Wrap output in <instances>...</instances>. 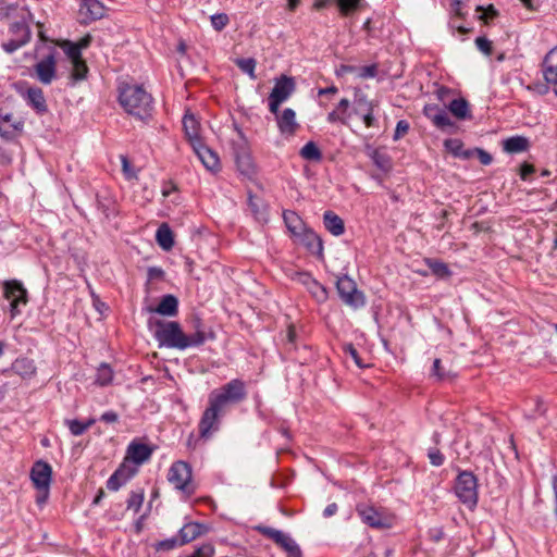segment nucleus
Instances as JSON below:
<instances>
[{"label":"nucleus","instance_id":"obj_1","mask_svg":"<svg viewBox=\"0 0 557 557\" xmlns=\"http://www.w3.org/2000/svg\"><path fill=\"white\" fill-rule=\"evenodd\" d=\"M119 102L128 114L139 120H145L152 111L151 95L136 84L122 83L120 85Z\"/></svg>","mask_w":557,"mask_h":557},{"label":"nucleus","instance_id":"obj_2","mask_svg":"<svg viewBox=\"0 0 557 557\" xmlns=\"http://www.w3.org/2000/svg\"><path fill=\"white\" fill-rule=\"evenodd\" d=\"M157 324L158 330L156 331L154 336L160 345L181 350L188 348L187 335L184 334L177 322H158Z\"/></svg>","mask_w":557,"mask_h":557},{"label":"nucleus","instance_id":"obj_3","mask_svg":"<svg viewBox=\"0 0 557 557\" xmlns=\"http://www.w3.org/2000/svg\"><path fill=\"white\" fill-rule=\"evenodd\" d=\"M455 494L459 500L473 509L478 504V482L472 472L462 471L455 482Z\"/></svg>","mask_w":557,"mask_h":557},{"label":"nucleus","instance_id":"obj_4","mask_svg":"<svg viewBox=\"0 0 557 557\" xmlns=\"http://www.w3.org/2000/svg\"><path fill=\"white\" fill-rule=\"evenodd\" d=\"M246 398L245 383L238 379L230 381L219 389H214L209 395V400H213L223 409L230 403H239Z\"/></svg>","mask_w":557,"mask_h":557},{"label":"nucleus","instance_id":"obj_5","mask_svg":"<svg viewBox=\"0 0 557 557\" xmlns=\"http://www.w3.org/2000/svg\"><path fill=\"white\" fill-rule=\"evenodd\" d=\"M336 288L343 302L354 309L364 306V295L357 288L354 280L344 275L337 280Z\"/></svg>","mask_w":557,"mask_h":557},{"label":"nucleus","instance_id":"obj_6","mask_svg":"<svg viewBox=\"0 0 557 557\" xmlns=\"http://www.w3.org/2000/svg\"><path fill=\"white\" fill-rule=\"evenodd\" d=\"M168 479L175 488L187 495L195 492V487L191 482V468L184 461H176L171 466Z\"/></svg>","mask_w":557,"mask_h":557},{"label":"nucleus","instance_id":"obj_7","mask_svg":"<svg viewBox=\"0 0 557 557\" xmlns=\"http://www.w3.org/2000/svg\"><path fill=\"white\" fill-rule=\"evenodd\" d=\"M357 512L361 520L371 528H391L394 523V516L383 509L373 506L360 505Z\"/></svg>","mask_w":557,"mask_h":557},{"label":"nucleus","instance_id":"obj_8","mask_svg":"<svg viewBox=\"0 0 557 557\" xmlns=\"http://www.w3.org/2000/svg\"><path fill=\"white\" fill-rule=\"evenodd\" d=\"M257 530L280 546L287 557H302L299 545L288 534L270 527H258Z\"/></svg>","mask_w":557,"mask_h":557},{"label":"nucleus","instance_id":"obj_9","mask_svg":"<svg viewBox=\"0 0 557 557\" xmlns=\"http://www.w3.org/2000/svg\"><path fill=\"white\" fill-rule=\"evenodd\" d=\"M3 295L10 301L11 315L15 317L21 312L20 306L28 302L27 290L17 280H9L3 282Z\"/></svg>","mask_w":557,"mask_h":557},{"label":"nucleus","instance_id":"obj_10","mask_svg":"<svg viewBox=\"0 0 557 557\" xmlns=\"http://www.w3.org/2000/svg\"><path fill=\"white\" fill-rule=\"evenodd\" d=\"M60 47L71 61L72 78L75 81H82L86 78L88 67L86 65V62L82 59V51L78 49L77 45H74V42L70 40H64L60 44Z\"/></svg>","mask_w":557,"mask_h":557},{"label":"nucleus","instance_id":"obj_11","mask_svg":"<svg viewBox=\"0 0 557 557\" xmlns=\"http://www.w3.org/2000/svg\"><path fill=\"white\" fill-rule=\"evenodd\" d=\"M107 8L99 0H81L77 12V21L82 25H88L104 17Z\"/></svg>","mask_w":557,"mask_h":557},{"label":"nucleus","instance_id":"obj_12","mask_svg":"<svg viewBox=\"0 0 557 557\" xmlns=\"http://www.w3.org/2000/svg\"><path fill=\"white\" fill-rule=\"evenodd\" d=\"M223 410L224 409L213 400H209V406L205 410L199 422V434L201 437H208L211 434V431L218 429L219 416Z\"/></svg>","mask_w":557,"mask_h":557},{"label":"nucleus","instance_id":"obj_13","mask_svg":"<svg viewBox=\"0 0 557 557\" xmlns=\"http://www.w3.org/2000/svg\"><path fill=\"white\" fill-rule=\"evenodd\" d=\"M52 468L45 461H37L32 468L30 478L37 490L50 487Z\"/></svg>","mask_w":557,"mask_h":557},{"label":"nucleus","instance_id":"obj_14","mask_svg":"<svg viewBox=\"0 0 557 557\" xmlns=\"http://www.w3.org/2000/svg\"><path fill=\"white\" fill-rule=\"evenodd\" d=\"M294 280L306 286L308 292L317 299V301L323 302L327 299V292L325 287L317 282L309 273H297Z\"/></svg>","mask_w":557,"mask_h":557},{"label":"nucleus","instance_id":"obj_15","mask_svg":"<svg viewBox=\"0 0 557 557\" xmlns=\"http://www.w3.org/2000/svg\"><path fill=\"white\" fill-rule=\"evenodd\" d=\"M235 160L242 174L246 176L255 174V163L245 141L235 149Z\"/></svg>","mask_w":557,"mask_h":557},{"label":"nucleus","instance_id":"obj_16","mask_svg":"<svg viewBox=\"0 0 557 557\" xmlns=\"http://www.w3.org/2000/svg\"><path fill=\"white\" fill-rule=\"evenodd\" d=\"M38 79L42 84H50L55 76V59L53 54H49L35 65Z\"/></svg>","mask_w":557,"mask_h":557},{"label":"nucleus","instance_id":"obj_17","mask_svg":"<svg viewBox=\"0 0 557 557\" xmlns=\"http://www.w3.org/2000/svg\"><path fill=\"white\" fill-rule=\"evenodd\" d=\"M423 113L436 127L441 129H445L454 125L448 113L435 104H426L423 109Z\"/></svg>","mask_w":557,"mask_h":557},{"label":"nucleus","instance_id":"obj_18","mask_svg":"<svg viewBox=\"0 0 557 557\" xmlns=\"http://www.w3.org/2000/svg\"><path fill=\"white\" fill-rule=\"evenodd\" d=\"M280 132L285 136H293L299 127L296 121V113L287 108L276 117Z\"/></svg>","mask_w":557,"mask_h":557},{"label":"nucleus","instance_id":"obj_19","mask_svg":"<svg viewBox=\"0 0 557 557\" xmlns=\"http://www.w3.org/2000/svg\"><path fill=\"white\" fill-rule=\"evenodd\" d=\"M193 149L208 170L215 171L219 169L220 160L214 151L205 146L201 141L194 144Z\"/></svg>","mask_w":557,"mask_h":557},{"label":"nucleus","instance_id":"obj_20","mask_svg":"<svg viewBox=\"0 0 557 557\" xmlns=\"http://www.w3.org/2000/svg\"><path fill=\"white\" fill-rule=\"evenodd\" d=\"M294 90H295L294 79L292 77H287V76L283 75L276 81L270 96H271V98H275L278 101L284 102L285 100H287L289 98V96L294 92Z\"/></svg>","mask_w":557,"mask_h":557},{"label":"nucleus","instance_id":"obj_21","mask_svg":"<svg viewBox=\"0 0 557 557\" xmlns=\"http://www.w3.org/2000/svg\"><path fill=\"white\" fill-rule=\"evenodd\" d=\"M544 79L547 84L557 83V47L550 49L542 63Z\"/></svg>","mask_w":557,"mask_h":557},{"label":"nucleus","instance_id":"obj_22","mask_svg":"<svg viewBox=\"0 0 557 557\" xmlns=\"http://www.w3.org/2000/svg\"><path fill=\"white\" fill-rule=\"evenodd\" d=\"M338 7V10L342 15H349L355 12L359 7L362 0H335ZM332 1L331 0H315L313 3V8L315 10H321L327 7Z\"/></svg>","mask_w":557,"mask_h":557},{"label":"nucleus","instance_id":"obj_23","mask_svg":"<svg viewBox=\"0 0 557 557\" xmlns=\"http://www.w3.org/2000/svg\"><path fill=\"white\" fill-rule=\"evenodd\" d=\"M152 454L149 446L139 443H132L127 448L126 459L132 460L136 465H141L147 461Z\"/></svg>","mask_w":557,"mask_h":557},{"label":"nucleus","instance_id":"obj_24","mask_svg":"<svg viewBox=\"0 0 557 557\" xmlns=\"http://www.w3.org/2000/svg\"><path fill=\"white\" fill-rule=\"evenodd\" d=\"M149 310L161 315L175 317L178 311V300L173 295H165L161 298L157 308H150Z\"/></svg>","mask_w":557,"mask_h":557},{"label":"nucleus","instance_id":"obj_25","mask_svg":"<svg viewBox=\"0 0 557 557\" xmlns=\"http://www.w3.org/2000/svg\"><path fill=\"white\" fill-rule=\"evenodd\" d=\"M134 470H129L124 465L121 466L107 481L108 490L113 492L117 491L134 475Z\"/></svg>","mask_w":557,"mask_h":557},{"label":"nucleus","instance_id":"obj_26","mask_svg":"<svg viewBox=\"0 0 557 557\" xmlns=\"http://www.w3.org/2000/svg\"><path fill=\"white\" fill-rule=\"evenodd\" d=\"M432 376H435L440 381L451 380L456 376V372L453 368V364L449 360H443L441 358H436L433 361L432 368Z\"/></svg>","mask_w":557,"mask_h":557},{"label":"nucleus","instance_id":"obj_27","mask_svg":"<svg viewBox=\"0 0 557 557\" xmlns=\"http://www.w3.org/2000/svg\"><path fill=\"white\" fill-rule=\"evenodd\" d=\"M248 207L257 222L265 223L268 221V207L262 199L249 195Z\"/></svg>","mask_w":557,"mask_h":557},{"label":"nucleus","instance_id":"obj_28","mask_svg":"<svg viewBox=\"0 0 557 557\" xmlns=\"http://www.w3.org/2000/svg\"><path fill=\"white\" fill-rule=\"evenodd\" d=\"M530 141L523 136H512L503 141V149L507 153H520L529 149Z\"/></svg>","mask_w":557,"mask_h":557},{"label":"nucleus","instance_id":"obj_29","mask_svg":"<svg viewBox=\"0 0 557 557\" xmlns=\"http://www.w3.org/2000/svg\"><path fill=\"white\" fill-rule=\"evenodd\" d=\"M183 128L186 137L188 138L191 147L196 143H200L199 139V122L193 114H185L183 119Z\"/></svg>","mask_w":557,"mask_h":557},{"label":"nucleus","instance_id":"obj_30","mask_svg":"<svg viewBox=\"0 0 557 557\" xmlns=\"http://www.w3.org/2000/svg\"><path fill=\"white\" fill-rule=\"evenodd\" d=\"M323 222L325 228L334 236H339L345 231L343 219L335 214L333 211L324 212Z\"/></svg>","mask_w":557,"mask_h":557},{"label":"nucleus","instance_id":"obj_31","mask_svg":"<svg viewBox=\"0 0 557 557\" xmlns=\"http://www.w3.org/2000/svg\"><path fill=\"white\" fill-rule=\"evenodd\" d=\"M203 531H205V528L200 523H197V522L186 523L180 530L181 545L194 541L199 535H201L203 533Z\"/></svg>","mask_w":557,"mask_h":557},{"label":"nucleus","instance_id":"obj_32","mask_svg":"<svg viewBox=\"0 0 557 557\" xmlns=\"http://www.w3.org/2000/svg\"><path fill=\"white\" fill-rule=\"evenodd\" d=\"M12 370L23 379H29L36 373L34 360L28 358H18L12 364Z\"/></svg>","mask_w":557,"mask_h":557},{"label":"nucleus","instance_id":"obj_33","mask_svg":"<svg viewBox=\"0 0 557 557\" xmlns=\"http://www.w3.org/2000/svg\"><path fill=\"white\" fill-rule=\"evenodd\" d=\"M156 240L158 245L163 249L169 251L174 246L173 232L169 227L166 223H163L159 226L156 233Z\"/></svg>","mask_w":557,"mask_h":557},{"label":"nucleus","instance_id":"obj_34","mask_svg":"<svg viewBox=\"0 0 557 557\" xmlns=\"http://www.w3.org/2000/svg\"><path fill=\"white\" fill-rule=\"evenodd\" d=\"M283 218L289 232L295 236H300L304 231V224L298 214L293 211H286Z\"/></svg>","mask_w":557,"mask_h":557},{"label":"nucleus","instance_id":"obj_35","mask_svg":"<svg viewBox=\"0 0 557 557\" xmlns=\"http://www.w3.org/2000/svg\"><path fill=\"white\" fill-rule=\"evenodd\" d=\"M27 99L38 113L47 111L46 99L44 97V92L41 91V89L29 88L27 91Z\"/></svg>","mask_w":557,"mask_h":557},{"label":"nucleus","instance_id":"obj_36","mask_svg":"<svg viewBox=\"0 0 557 557\" xmlns=\"http://www.w3.org/2000/svg\"><path fill=\"white\" fill-rule=\"evenodd\" d=\"M375 103L373 101L369 100L367 95L361 92L359 89L355 92V111L357 114L367 112V111H374Z\"/></svg>","mask_w":557,"mask_h":557},{"label":"nucleus","instance_id":"obj_37","mask_svg":"<svg viewBox=\"0 0 557 557\" xmlns=\"http://www.w3.org/2000/svg\"><path fill=\"white\" fill-rule=\"evenodd\" d=\"M449 111L453 115H455L459 120H463L469 115V104L468 102L462 99H454L449 103Z\"/></svg>","mask_w":557,"mask_h":557},{"label":"nucleus","instance_id":"obj_38","mask_svg":"<svg viewBox=\"0 0 557 557\" xmlns=\"http://www.w3.org/2000/svg\"><path fill=\"white\" fill-rule=\"evenodd\" d=\"M304 242L306 246L313 253H321L323 250V245L321 238L312 231H306L304 233Z\"/></svg>","mask_w":557,"mask_h":557},{"label":"nucleus","instance_id":"obj_39","mask_svg":"<svg viewBox=\"0 0 557 557\" xmlns=\"http://www.w3.org/2000/svg\"><path fill=\"white\" fill-rule=\"evenodd\" d=\"M300 157L309 161H320L322 153L313 141L307 143L299 152Z\"/></svg>","mask_w":557,"mask_h":557},{"label":"nucleus","instance_id":"obj_40","mask_svg":"<svg viewBox=\"0 0 557 557\" xmlns=\"http://www.w3.org/2000/svg\"><path fill=\"white\" fill-rule=\"evenodd\" d=\"M113 379V371L109 364L102 363L97 371L96 383L100 386H106L111 383Z\"/></svg>","mask_w":557,"mask_h":557},{"label":"nucleus","instance_id":"obj_41","mask_svg":"<svg viewBox=\"0 0 557 557\" xmlns=\"http://www.w3.org/2000/svg\"><path fill=\"white\" fill-rule=\"evenodd\" d=\"M236 65L244 72L247 73L251 79H256L255 69L256 60L252 58L238 59Z\"/></svg>","mask_w":557,"mask_h":557},{"label":"nucleus","instance_id":"obj_42","mask_svg":"<svg viewBox=\"0 0 557 557\" xmlns=\"http://www.w3.org/2000/svg\"><path fill=\"white\" fill-rule=\"evenodd\" d=\"M426 263L432 273L440 277H446L450 274L447 264H445L444 262H440L436 260H428Z\"/></svg>","mask_w":557,"mask_h":557},{"label":"nucleus","instance_id":"obj_43","mask_svg":"<svg viewBox=\"0 0 557 557\" xmlns=\"http://www.w3.org/2000/svg\"><path fill=\"white\" fill-rule=\"evenodd\" d=\"M144 502V492L134 491L131 493L127 499V509L134 510V512H138Z\"/></svg>","mask_w":557,"mask_h":557},{"label":"nucleus","instance_id":"obj_44","mask_svg":"<svg viewBox=\"0 0 557 557\" xmlns=\"http://www.w3.org/2000/svg\"><path fill=\"white\" fill-rule=\"evenodd\" d=\"M379 66L373 63L370 65L357 67V77L361 79L373 78L377 75Z\"/></svg>","mask_w":557,"mask_h":557},{"label":"nucleus","instance_id":"obj_45","mask_svg":"<svg viewBox=\"0 0 557 557\" xmlns=\"http://www.w3.org/2000/svg\"><path fill=\"white\" fill-rule=\"evenodd\" d=\"M344 352L346 355V357H350L351 360L355 362V364L358 367V368H367L368 364L363 362V360L361 359V357L359 356L357 349L354 347L352 344H347L344 346Z\"/></svg>","mask_w":557,"mask_h":557},{"label":"nucleus","instance_id":"obj_46","mask_svg":"<svg viewBox=\"0 0 557 557\" xmlns=\"http://www.w3.org/2000/svg\"><path fill=\"white\" fill-rule=\"evenodd\" d=\"M228 16L225 13H218L211 16L212 27L220 32L228 24Z\"/></svg>","mask_w":557,"mask_h":557},{"label":"nucleus","instance_id":"obj_47","mask_svg":"<svg viewBox=\"0 0 557 557\" xmlns=\"http://www.w3.org/2000/svg\"><path fill=\"white\" fill-rule=\"evenodd\" d=\"M475 46L485 55H490L492 53V41L486 37H478L475 39Z\"/></svg>","mask_w":557,"mask_h":557},{"label":"nucleus","instance_id":"obj_48","mask_svg":"<svg viewBox=\"0 0 557 557\" xmlns=\"http://www.w3.org/2000/svg\"><path fill=\"white\" fill-rule=\"evenodd\" d=\"M206 341V334L202 331H196L191 335H187L188 347L202 345Z\"/></svg>","mask_w":557,"mask_h":557},{"label":"nucleus","instance_id":"obj_49","mask_svg":"<svg viewBox=\"0 0 557 557\" xmlns=\"http://www.w3.org/2000/svg\"><path fill=\"white\" fill-rule=\"evenodd\" d=\"M472 154H475L483 165H488L493 160L492 156L488 152L480 148H476L471 153H466V157L468 158Z\"/></svg>","mask_w":557,"mask_h":557},{"label":"nucleus","instance_id":"obj_50","mask_svg":"<svg viewBox=\"0 0 557 557\" xmlns=\"http://www.w3.org/2000/svg\"><path fill=\"white\" fill-rule=\"evenodd\" d=\"M428 457L430 459L431 465L435 467H440L444 463L445 458L443 454L436 448L430 449L428 453Z\"/></svg>","mask_w":557,"mask_h":557},{"label":"nucleus","instance_id":"obj_51","mask_svg":"<svg viewBox=\"0 0 557 557\" xmlns=\"http://www.w3.org/2000/svg\"><path fill=\"white\" fill-rule=\"evenodd\" d=\"M122 171L127 180L136 178V172L133 170L128 159L125 156H121Z\"/></svg>","mask_w":557,"mask_h":557},{"label":"nucleus","instance_id":"obj_52","mask_svg":"<svg viewBox=\"0 0 557 557\" xmlns=\"http://www.w3.org/2000/svg\"><path fill=\"white\" fill-rule=\"evenodd\" d=\"M71 433L75 436L82 435L86 430L84 423L78 420H66L65 421Z\"/></svg>","mask_w":557,"mask_h":557},{"label":"nucleus","instance_id":"obj_53","mask_svg":"<svg viewBox=\"0 0 557 557\" xmlns=\"http://www.w3.org/2000/svg\"><path fill=\"white\" fill-rule=\"evenodd\" d=\"M409 131V124L405 120H400L397 122L395 134H394V140H398L401 138L407 132Z\"/></svg>","mask_w":557,"mask_h":557},{"label":"nucleus","instance_id":"obj_54","mask_svg":"<svg viewBox=\"0 0 557 557\" xmlns=\"http://www.w3.org/2000/svg\"><path fill=\"white\" fill-rule=\"evenodd\" d=\"M214 553L213 547L210 544L200 546L196 552L190 555L191 557H212Z\"/></svg>","mask_w":557,"mask_h":557},{"label":"nucleus","instance_id":"obj_55","mask_svg":"<svg viewBox=\"0 0 557 557\" xmlns=\"http://www.w3.org/2000/svg\"><path fill=\"white\" fill-rule=\"evenodd\" d=\"M461 143L457 139H448L445 141V147L451 151L455 156H460Z\"/></svg>","mask_w":557,"mask_h":557},{"label":"nucleus","instance_id":"obj_56","mask_svg":"<svg viewBox=\"0 0 557 557\" xmlns=\"http://www.w3.org/2000/svg\"><path fill=\"white\" fill-rule=\"evenodd\" d=\"M177 545L176 539H170L165 541H161L157 544L158 550H170L173 549Z\"/></svg>","mask_w":557,"mask_h":557},{"label":"nucleus","instance_id":"obj_57","mask_svg":"<svg viewBox=\"0 0 557 557\" xmlns=\"http://www.w3.org/2000/svg\"><path fill=\"white\" fill-rule=\"evenodd\" d=\"M348 73L355 74V75L357 76V66H354V65H347V64H342V65L336 70V75H337V76H343V75L348 74Z\"/></svg>","mask_w":557,"mask_h":557},{"label":"nucleus","instance_id":"obj_58","mask_svg":"<svg viewBox=\"0 0 557 557\" xmlns=\"http://www.w3.org/2000/svg\"><path fill=\"white\" fill-rule=\"evenodd\" d=\"M528 89L529 90H534L539 95H546L548 92V90H549V87H548L547 83L546 84L537 83V84L528 86Z\"/></svg>","mask_w":557,"mask_h":557},{"label":"nucleus","instance_id":"obj_59","mask_svg":"<svg viewBox=\"0 0 557 557\" xmlns=\"http://www.w3.org/2000/svg\"><path fill=\"white\" fill-rule=\"evenodd\" d=\"M535 171L534 165L529 163H523L520 168V177L522 180H528L529 175Z\"/></svg>","mask_w":557,"mask_h":557},{"label":"nucleus","instance_id":"obj_60","mask_svg":"<svg viewBox=\"0 0 557 557\" xmlns=\"http://www.w3.org/2000/svg\"><path fill=\"white\" fill-rule=\"evenodd\" d=\"M100 420L106 423H115L119 420V414L114 411H107V412L102 413V416L100 417Z\"/></svg>","mask_w":557,"mask_h":557},{"label":"nucleus","instance_id":"obj_61","mask_svg":"<svg viewBox=\"0 0 557 557\" xmlns=\"http://www.w3.org/2000/svg\"><path fill=\"white\" fill-rule=\"evenodd\" d=\"M360 115H362L363 122L367 127H372L374 125L375 119L373 116V111H367L360 113Z\"/></svg>","mask_w":557,"mask_h":557},{"label":"nucleus","instance_id":"obj_62","mask_svg":"<svg viewBox=\"0 0 557 557\" xmlns=\"http://www.w3.org/2000/svg\"><path fill=\"white\" fill-rule=\"evenodd\" d=\"M281 103H282V101H278L277 99L271 98V96H269V109L276 116L280 115L278 114V107H280Z\"/></svg>","mask_w":557,"mask_h":557},{"label":"nucleus","instance_id":"obj_63","mask_svg":"<svg viewBox=\"0 0 557 557\" xmlns=\"http://www.w3.org/2000/svg\"><path fill=\"white\" fill-rule=\"evenodd\" d=\"M91 42V36L86 35L83 38H81L77 42H74V45H77L78 49L82 51L83 49H86Z\"/></svg>","mask_w":557,"mask_h":557},{"label":"nucleus","instance_id":"obj_64","mask_svg":"<svg viewBox=\"0 0 557 557\" xmlns=\"http://www.w3.org/2000/svg\"><path fill=\"white\" fill-rule=\"evenodd\" d=\"M430 535L434 542H440L444 537V531L441 528H435L431 530Z\"/></svg>","mask_w":557,"mask_h":557}]
</instances>
